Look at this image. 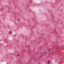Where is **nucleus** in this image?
<instances>
[{"instance_id":"obj_6","label":"nucleus","mask_w":64,"mask_h":64,"mask_svg":"<svg viewBox=\"0 0 64 64\" xmlns=\"http://www.w3.org/2000/svg\"><path fill=\"white\" fill-rule=\"evenodd\" d=\"M19 19H18V21H19Z\"/></svg>"},{"instance_id":"obj_1","label":"nucleus","mask_w":64,"mask_h":64,"mask_svg":"<svg viewBox=\"0 0 64 64\" xmlns=\"http://www.w3.org/2000/svg\"><path fill=\"white\" fill-rule=\"evenodd\" d=\"M47 62H48V64H50V62L49 61H48Z\"/></svg>"},{"instance_id":"obj_4","label":"nucleus","mask_w":64,"mask_h":64,"mask_svg":"<svg viewBox=\"0 0 64 64\" xmlns=\"http://www.w3.org/2000/svg\"><path fill=\"white\" fill-rule=\"evenodd\" d=\"M1 10H3V9H1Z\"/></svg>"},{"instance_id":"obj_7","label":"nucleus","mask_w":64,"mask_h":64,"mask_svg":"<svg viewBox=\"0 0 64 64\" xmlns=\"http://www.w3.org/2000/svg\"><path fill=\"white\" fill-rule=\"evenodd\" d=\"M40 11H41V10H40Z\"/></svg>"},{"instance_id":"obj_2","label":"nucleus","mask_w":64,"mask_h":64,"mask_svg":"<svg viewBox=\"0 0 64 64\" xmlns=\"http://www.w3.org/2000/svg\"><path fill=\"white\" fill-rule=\"evenodd\" d=\"M9 33L10 34H12V32L10 31V32H9Z\"/></svg>"},{"instance_id":"obj_5","label":"nucleus","mask_w":64,"mask_h":64,"mask_svg":"<svg viewBox=\"0 0 64 64\" xmlns=\"http://www.w3.org/2000/svg\"><path fill=\"white\" fill-rule=\"evenodd\" d=\"M14 36H16V35H14Z\"/></svg>"},{"instance_id":"obj_3","label":"nucleus","mask_w":64,"mask_h":64,"mask_svg":"<svg viewBox=\"0 0 64 64\" xmlns=\"http://www.w3.org/2000/svg\"><path fill=\"white\" fill-rule=\"evenodd\" d=\"M17 56H18V57H19V55H17Z\"/></svg>"}]
</instances>
